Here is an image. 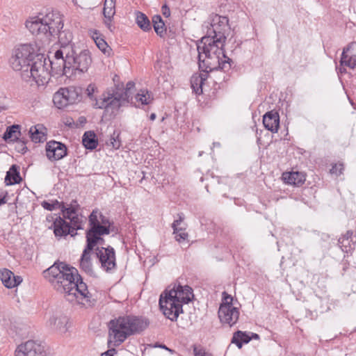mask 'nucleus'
I'll return each mask as SVG.
<instances>
[{"label":"nucleus","mask_w":356,"mask_h":356,"mask_svg":"<svg viewBox=\"0 0 356 356\" xmlns=\"http://www.w3.org/2000/svg\"><path fill=\"white\" fill-rule=\"evenodd\" d=\"M44 277L54 289L63 294L69 302L83 306L90 305L92 296L78 270L63 262L55 263L43 272Z\"/></svg>","instance_id":"1"},{"label":"nucleus","mask_w":356,"mask_h":356,"mask_svg":"<svg viewBox=\"0 0 356 356\" xmlns=\"http://www.w3.org/2000/svg\"><path fill=\"white\" fill-rule=\"evenodd\" d=\"M26 29L40 38L51 40L58 38L64 51H70L67 46L72 40V34L67 30H63L64 23L63 16L57 11L39 13L30 17L25 23Z\"/></svg>","instance_id":"2"},{"label":"nucleus","mask_w":356,"mask_h":356,"mask_svg":"<svg viewBox=\"0 0 356 356\" xmlns=\"http://www.w3.org/2000/svg\"><path fill=\"white\" fill-rule=\"evenodd\" d=\"M213 32V35L202 38L197 44L199 67L207 72L218 69L227 72L231 68L232 60L226 56L222 49L226 38L220 32Z\"/></svg>","instance_id":"3"},{"label":"nucleus","mask_w":356,"mask_h":356,"mask_svg":"<svg viewBox=\"0 0 356 356\" xmlns=\"http://www.w3.org/2000/svg\"><path fill=\"white\" fill-rule=\"evenodd\" d=\"M194 297L193 289L188 285L169 286L159 298V305L163 314L170 321H177L183 312V305L191 302Z\"/></svg>","instance_id":"4"},{"label":"nucleus","mask_w":356,"mask_h":356,"mask_svg":"<svg viewBox=\"0 0 356 356\" xmlns=\"http://www.w3.org/2000/svg\"><path fill=\"white\" fill-rule=\"evenodd\" d=\"M147 323L143 318L126 316L112 320L109 323V335L113 337L115 345L124 342L130 335L138 333L147 327Z\"/></svg>","instance_id":"5"},{"label":"nucleus","mask_w":356,"mask_h":356,"mask_svg":"<svg viewBox=\"0 0 356 356\" xmlns=\"http://www.w3.org/2000/svg\"><path fill=\"white\" fill-rule=\"evenodd\" d=\"M86 95L89 98L91 106L96 109H104L106 113L116 115L121 108L124 97L115 95L113 91L107 90L102 93L99 97L97 96L98 92L97 87L90 83L88 86Z\"/></svg>","instance_id":"6"},{"label":"nucleus","mask_w":356,"mask_h":356,"mask_svg":"<svg viewBox=\"0 0 356 356\" xmlns=\"http://www.w3.org/2000/svg\"><path fill=\"white\" fill-rule=\"evenodd\" d=\"M37 50L35 43L20 44L13 50L9 60L10 65L13 70L21 72L22 79L23 73L28 71L36 56L40 55Z\"/></svg>","instance_id":"7"},{"label":"nucleus","mask_w":356,"mask_h":356,"mask_svg":"<svg viewBox=\"0 0 356 356\" xmlns=\"http://www.w3.org/2000/svg\"><path fill=\"white\" fill-rule=\"evenodd\" d=\"M90 228L86 232L88 248L92 250L99 242L103 241L101 236L110 233L111 223L97 209L93 210L89 216Z\"/></svg>","instance_id":"8"},{"label":"nucleus","mask_w":356,"mask_h":356,"mask_svg":"<svg viewBox=\"0 0 356 356\" xmlns=\"http://www.w3.org/2000/svg\"><path fill=\"white\" fill-rule=\"evenodd\" d=\"M26 81H34L38 86H44L50 79L49 63L43 54L36 56L28 71L23 73Z\"/></svg>","instance_id":"9"},{"label":"nucleus","mask_w":356,"mask_h":356,"mask_svg":"<svg viewBox=\"0 0 356 356\" xmlns=\"http://www.w3.org/2000/svg\"><path fill=\"white\" fill-rule=\"evenodd\" d=\"M48 348L40 340L29 339L19 344L15 350V356H48Z\"/></svg>","instance_id":"10"},{"label":"nucleus","mask_w":356,"mask_h":356,"mask_svg":"<svg viewBox=\"0 0 356 356\" xmlns=\"http://www.w3.org/2000/svg\"><path fill=\"white\" fill-rule=\"evenodd\" d=\"M81 90L79 88L69 87L60 88L53 97L54 104L59 108L74 104L81 100Z\"/></svg>","instance_id":"11"},{"label":"nucleus","mask_w":356,"mask_h":356,"mask_svg":"<svg viewBox=\"0 0 356 356\" xmlns=\"http://www.w3.org/2000/svg\"><path fill=\"white\" fill-rule=\"evenodd\" d=\"M69 58V51L65 52L63 49H58L54 53L52 60L47 59L49 63V67L55 72L56 74L67 75L70 67L67 63Z\"/></svg>","instance_id":"12"},{"label":"nucleus","mask_w":356,"mask_h":356,"mask_svg":"<svg viewBox=\"0 0 356 356\" xmlns=\"http://www.w3.org/2000/svg\"><path fill=\"white\" fill-rule=\"evenodd\" d=\"M92 62L89 51L84 50L79 54L74 56L69 53L67 63L70 65V70L72 71H79L81 72H86Z\"/></svg>","instance_id":"13"},{"label":"nucleus","mask_w":356,"mask_h":356,"mask_svg":"<svg viewBox=\"0 0 356 356\" xmlns=\"http://www.w3.org/2000/svg\"><path fill=\"white\" fill-rule=\"evenodd\" d=\"M68 318L61 313L56 312L49 318L47 326L52 331L64 334L68 330Z\"/></svg>","instance_id":"14"},{"label":"nucleus","mask_w":356,"mask_h":356,"mask_svg":"<svg viewBox=\"0 0 356 356\" xmlns=\"http://www.w3.org/2000/svg\"><path fill=\"white\" fill-rule=\"evenodd\" d=\"M96 254L104 270L108 271L115 267V255L113 248H98Z\"/></svg>","instance_id":"15"},{"label":"nucleus","mask_w":356,"mask_h":356,"mask_svg":"<svg viewBox=\"0 0 356 356\" xmlns=\"http://www.w3.org/2000/svg\"><path fill=\"white\" fill-rule=\"evenodd\" d=\"M46 155L50 161H58L67 155L66 146L55 140L46 144Z\"/></svg>","instance_id":"16"},{"label":"nucleus","mask_w":356,"mask_h":356,"mask_svg":"<svg viewBox=\"0 0 356 356\" xmlns=\"http://www.w3.org/2000/svg\"><path fill=\"white\" fill-rule=\"evenodd\" d=\"M218 317L222 323L228 324L229 326H232L238 319V309L237 307L229 308L225 306H220Z\"/></svg>","instance_id":"17"},{"label":"nucleus","mask_w":356,"mask_h":356,"mask_svg":"<svg viewBox=\"0 0 356 356\" xmlns=\"http://www.w3.org/2000/svg\"><path fill=\"white\" fill-rule=\"evenodd\" d=\"M340 63L351 69L356 67V42H351L343 49Z\"/></svg>","instance_id":"18"},{"label":"nucleus","mask_w":356,"mask_h":356,"mask_svg":"<svg viewBox=\"0 0 356 356\" xmlns=\"http://www.w3.org/2000/svg\"><path fill=\"white\" fill-rule=\"evenodd\" d=\"M63 217L70 220V227L76 232L78 229H82L83 216H79L74 208L70 207L63 211Z\"/></svg>","instance_id":"19"},{"label":"nucleus","mask_w":356,"mask_h":356,"mask_svg":"<svg viewBox=\"0 0 356 356\" xmlns=\"http://www.w3.org/2000/svg\"><path fill=\"white\" fill-rule=\"evenodd\" d=\"M53 225L54 234L57 237L65 236L68 234L74 236L76 234V232H73L70 224L60 216L56 218Z\"/></svg>","instance_id":"20"},{"label":"nucleus","mask_w":356,"mask_h":356,"mask_svg":"<svg viewBox=\"0 0 356 356\" xmlns=\"http://www.w3.org/2000/svg\"><path fill=\"white\" fill-rule=\"evenodd\" d=\"M0 280L2 284L8 289L14 288L22 282V278L20 276H15L11 270L7 268L0 270Z\"/></svg>","instance_id":"21"},{"label":"nucleus","mask_w":356,"mask_h":356,"mask_svg":"<svg viewBox=\"0 0 356 356\" xmlns=\"http://www.w3.org/2000/svg\"><path fill=\"white\" fill-rule=\"evenodd\" d=\"M263 124L266 129L273 133H277L280 126V116L273 111L267 112L263 117Z\"/></svg>","instance_id":"22"},{"label":"nucleus","mask_w":356,"mask_h":356,"mask_svg":"<svg viewBox=\"0 0 356 356\" xmlns=\"http://www.w3.org/2000/svg\"><path fill=\"white\" fill-rule=\"evenodd\" d=\"M282 178L285 183L294 186H300L305 181V175L300 172H284Z\"/></svg>","instance_id":"23"},{"label":"nucleus","mask_w":356,"mask_h":356,"mask_svg":"<svg viewBox=\"0 0 356 356\" xmlns=\"http://www.w3.org/2000/svg\"><path fill=\"white\" fill-rule=\"evenodd\" d=\"M203 72L204 73L200 74H194L191 79V87L197 95L202 93V85L207 79L208 72Z\"/></svg>","instance_id":"24"},{"label":"nucleus","mask_w":356,"mask_h":356,"mask_svg":"<svg viewBox=\"0 0 356 356\" xmlns=\"http://www.w3.org/2000/svg\"><path fill=\"white\" fill-rule=\"evenodd\" d=\"M92 250H89L88 245L83 252L81 260L80 267L86 274L92 275L93 274L92 266L90 261V253Z\"/></svg>","instance_id":"25"},{"label":"nucleus","mask_w":356,"mask_h":356,"mask_svg":"<svg viewBox=\"0 0 356 356\" xmlns=\"http://www.w3.org/2000/svg\"><path fill=\"white\" fill-rule=\"evenodd\" d=\"M184 218L182 215H179V219L174 221L172 223L173 233L175 234L176 240L181 243L188 238V233L185 232V229L182 227H178L180 223L183 221Z\"/></svg>","instance_id":"26"},{"label":"nucleus","mask_w":356,"mask_h":356,"mask_svg":"<svg viewBox=\"0 0 356 356\" xmlns=\"http://www.w3.org/2000/svg\"><path fill=\"white\" fill-rule=\"evenodd\" d=\"M82 143L88 149H94L98 145L96 134L94 131H86L82 138Z\"/></svg>","instance_id":"27"},{"label":"nucleus","mask_w":356,"mask_h":356,"mask_svg":"<svg viewBox=\"0 0 356 356\" xmlns=\"http://www.w3.org/2000/svg\"><path fill=\"white\" fill-rule=\"evenodd\" d=\"M22 178L18 171V167L15 165H13L10 170L7 172L5 182L7 185H13L18 184L21 181Z\"/></svg>","instance_id":"28"},{"label":"nucleus","mask_w":356,"mask_h":356,"mask_svg":"<svg viewBox=\"0 0 356 356\" xmlns=\"http://www.w3.org/2000/svg\"><path fill=\"white\" fill-rule=\"evenodd\" d=\"M20 126L18 124H13L8 127L5 133L3 134V138L6 141H17L20 136Z\"/></svg>","instance_id":"29"},{"label":"nucleus","mask_w":356,"mask_h":356,"mask_svg":"<svg viewBox=\"0 0 356 356\" xmlns=\"http://www.w3.org/2000/svg\"><path fill=\"white\" fill-rule=\"evenodd\" d=\"M352 236L353 232L348 231L343 236L339 239L338 243L343 252H349L353 248L354 243H352Z\"/></svg>","instance_id":"30"},{"label":"nucleus","mask_w":356,"mask_h":356,"mask_svg":"<svg viewBox=\"0 0 356 356\" xmlns=\"http://www.w3.org/2000/svg\"><path fill=\"white\" fill-rule=\"evenodd\" d=\"M41 128L42 125L38 124L31 127L29 129L31 138L34 143H41L45 140L44 133L40 130Z\"/></svg>","instance_id":"31"},{"label":"nucleus","mask_w":356,"mask_h":356,"mask_svg":"<svg viewBox=\"0 0 356 356\" xmlns=\"http://www.w3.org/2000/svg\"><path fill=\"white\" fill-rule=\"evenodd\" d=\"M115 13V0H105L103 14L106 19L110 22Z\"/></svg>","instance_id":"32"},{"label":"nucleus","mask_w":356,"mask_h":356,"mask_svg":"<svg viewBox=\"0 0 356 356\" xmlns=\"http://www.w3.org/2000/svg\"><path fill=\"white\" fill-rule=\"evenodd\" d=\"M152 23L155 32L160 37H162L165 33V24L160 15H154L152 17Z\"/></svg>","instance_id":"33"},{"label":"nucleus","mask_w":356,"mask_h":356,"mask_svg":"<svg viewBox=\"0 0 356 356\" xmlns=\"http://www.w3.org/2000/svg\"><path fill=\"white\" fill-rule=\"evenodd\" d=\"M136 23L138 26L144 31L151 29L150 22L147 17L141 12L136 13Z\"/></svg>","instance_id":"34"},{"label":"nucleus","mask_w":356,"mask_h":356,"mask_svg":"<svg viewBox=\"0 0 356 356\" xmlns=\"http://www.w3.org/2000/svg\"><path fill=\"white\" fill-rule=\"evenodd\" d=\"M134 87V83L132 82V81H129L127 83L126 85V88H125V90L124 91H122L121 92H119L118 91H116L115 90H111V91H113V92L115 94V95H118L119 96H122V97H124V101L122 102V104L121 105V107L122 106H125L127 104L129 103V99L131 97V92H130V90L131 89H132Z\"/></svg>","instance_id":"35"},{"label":"nucleus","mask_w":356,"mask_h":356,"mask_svg":"<svg viewBox=\"0 0 356 356\" xmlns=\"http://www.w3.org/2000/svg\"><path fill=\"white\" fill-rule=\"evenodd\" d=\"M136 101L140 102L142 104H149L153 99L151 94L148 91L141 90L136 96Z\"/></svg>","instance_id":"36"},{"label":"nucleus","mask_w":356,"mask_h":356,"mask_svg":"<svg viewBox=\"0 0 356 356\" xmlns=\"http://www.w3.org/2000/svg\"><path fill=\"white\" fill-rule=\"evenodd\" d=\"M92 38L96 43L97 47L103 52H106V50L108 47V44L106 41L102 38L97 32H95L92 35Z\"/></svg>","instance_id":"37"},{"label":"nucleus","mask_w":356,"mask_h":356,"mask_svg":"<svg viewBox=\"0 0 356 356\" xmlns=\"http://www.w3.org/2000/svg\"><path fill=\"white\" fill-rule=\"evenodd\" d=\"M220 306H225L229 308L235 307L233 305V298L226 292L222 293V302Z\"/></svg>","instance_id":"38"},{"label":"nucleus","mask_w":356,"mask_h":356,"mask_svg":"<svg viewBox=\"0 0 356 356\" xmlns=\"http://www.w3.org/2000/svg\"><path fill=\"white\" fill-rule=\"evenodd\" d=\"M42 206L48 211H53L60 207V203L57 200L54 201L52 203L44 201L42 203Z\"/></svg>","instance_id":"39"},{"label":"nucleus","mask_w":356,"mask_h":356,"mask_svg":"<svg viewBox=\"0 0 356 356\" xmlns=\"http://www.w3.org/2000/svg\"><path fill=\"white\" fill-rule=\"evenodd\" d=\"M343 169L342 163L334 164L330 170V173L339 176L342 174Z\"/></svg>","instance_id":"40"},{"label":"nucleus","mask_w":356,"mask_h":356,"mask_svg":"<svg viewBox=\"0 0 356 356\" xmlns=\"http://www.w3.org/2000/svg\"><path fill=\"white\" fill-rule=\"evenodd\" d=\"M234 336H236L237 339L245 343H248L250 341V338L241 331H238Z\"/></svg>","instance_id":"41"},{"label":"nucleus","mask_w":356,"mask_h":356,"mask_svg":"<svg viewBox=\"0 0 356 356\" xmlns=\"http://www.w3.org/2000/svg\"><path fill=\"white\" fill-rule=\"evenodd\" d=\"M162 14L165 17H168L170 15V10L168 6L165 4L161 8Z\"/></svg>","instance_id":"42"},{"label":"nucleus","mask_w":356,"mask_h":356,"mask_svg":"<svg viewBox=\"0 0 356 356\" xmlns=\"http://www.w3.org/2000/svg\"><path fill=\"white\" fill-rule=\"evenodd\" d=\"M193 353L195 356H204L207 353L203 349H198L196 347L193 348Z\"/></svg>","instance_id":"43"},{"label":"nucleus","mask_w":356,"mask_h":356,"mask_svg":"<svg viewBox=\"0 0 356 356\" xmlns=\"http://www.w3.org/2000/svg\"><path fill=\"white\" fill-rule=\"evenodd\" d=\"M232 342L236 343L239 348L242 347V341L237 339L236 336L233 337Z\"/></svg>","instance_id":"44"},{"label":"nucleus","mask_w":356,"mask_h":356,"mask_svg":"<svg viewBox=\"0 0 356 356\" xmlns=\"http://www.w3.org/2000/svg\"><path fill=\"white\" fill-rule=\"evenodd\" d=\"M113 352H115V349H111L102 353L101 356H113Z\"/></svg>","instance_id":"45"},{"label":"nucleus","mask_w":356,"mask_h":356,"mask_svg":"<svg viewBox=\"0 0 356 356\" xmlns=\"http://www.w3.org/2000/svg\"><path fill=\"white\" fill-rule=\"evenodd\" d=\"M155 347H159V348H163V349H165V350H168V351L170 352H172V350L168 348H167L165 345L163 344H160V345H155Z\"/></svg>","instance_id":"46"},{"label":"nucleus","mask_w":356,"mask_h":356,"mask_svg":"<svg viewBox=\"0 0 356 356\" xmlns=\"http://www.w3.org/2000/svg\"><path fill=\"white\" fill-rule=\"evenodd\" d=\"M112 140H113V141L111 142L113 147L114 148H115V149H118L119 147V146H120V144L118 143L117 145L116 144V140L114 138H113Z\"/></svg>","instance_id":"47"},{"label":"nucleus","mask_w":356,"mask_h":356,"mask_svg":"<svg viewBox=\"0 0 356 356\" xmlns=\"http://www.w3.org/2000/svg\"><path fill=\"white\" fill-rule=\"evenodd\" d=\"M111 21L110 22L108 19H106V20H105V24H106V25L107 26V27H108L109 29H111Z\"/></svg>","instance_id":"48"},{"label":"nucleus","mask_w":356,"mask_h":356,"mask_svg":"<svg viewBox=\"0 0 356 356\" xmlns=\"http://www.w3.org/2000/svg\"><path fill=\"white\" fill-rule=\"evenodd\" d=\"M155 118H156V114H155V113H152V114L150 115V116H149V119H150L151 120H155Z\"/></svg>","instance_id":"49"},{"label":"nucleus","mask_w":356,"mask_h":356,"mask_svg":"<svg viewBox=\"0 0 356 356\" xmlns=\"http://www.w3.org/2000/svg\"><path fill=\"white\" fill-rule=\"evenodd\" d=\"M4 203H5L4 197H3L1 196V195H0V205H1L2 204H4Z\"/></svg>","instance_id":"50"},{"label":"nucleus","mask_w":356,"mask_h":356,"mask_svg":"<svg viewBox=\"0 0 356 356\" xmlns=\"http://www.w3.org/2000/svg\"><path fill=\"white\" fill-rule=\"evenodd\" d=\"M71 121H72V119H68V120H67V122H66V124H71Z\"/></svg>","instance_id":"51"},{"label":"nucleus","mask_w":356,"mask_h":356,"mask_svg":"<svg viewBox=\"0 0 356 356\" xmlns=\"http://www.w3.org/2000/svg\"><path fill=\"white\" fill-rule=\"evenodd\" d=\"M204 356H213L211 353H207V354H205V355Z\"/></svg>","instance_id":"52"}]
</instances>
